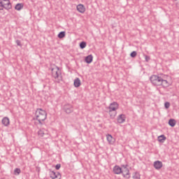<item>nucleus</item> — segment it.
Returning a JSON list of instances; mask_svg holds the SVG:
<instances>
[{
    "label": "nucleus",
    "instance_id": "f03ea898",
    "mask_svg": "<svg viewBox=\"0 0 179 179\" xmlns=\"http://www.w3.org/2000/svg\"><path fill=\"white\" fill-rule=\"evenodd\" d=\"M35 116L36 120L38 121L39 124H43V122L47 120V112L41 108H38L36 111Z\"/></svg>",
    "mask_w": 179,
    "mask_h": 179
},
{
    "label": "nucleus",
    "instance_id": "dca6fc26",
    "mask_svg": "<svg viewBox=\"0 0 179 179\" xmlns=\"http://www.w3.org/2000/svg\"><path fill=\"white\" fill-rule=\"evenodd\" d=\"M81 85L80 79L79 78H77L74 80V87H79Z\"/></svg>",
    "mask_w": 179,
    "mask_h": 179
},
{
    "label": "nucleus",
    "instance_id": "7ed1b4c3",
    "mask_svg": "<svg viewBox=\"0 0 179 179\" xmlns=\"http://www.w3.org/2000/svg\"><path fill=\"white\" fill-rule=\"evenodd\" d=\"M119 107L120 105L117 102H113L110 103L108 109L110 118H114L115 115H117V109L119 108Z\"/></svg>",
    "mask_w": 179,
    "mask_h": 179
},
{
    "label": "nucleus",
    "instance_id": "1a4fd4ad",
    "mask_svg": "<svg viewBox=\"0 0 179 179\" xmlns=\"http://www.w3.org/2000/svg\"><path fill=\"white\" fill-rule=\"evenodd\" d=\"M154 167L156 170H160L163 167V162L160 161H155L154 162Z\"/></svg>",
    "mask_w": 179,
    "mask_h": 179
},
{
    "label": "nucleus",
    "instance_id": "b1692460",
    "mask_svg": "<svg viewBox=\"0 0 179 179\" xmlns=\"http://www.w3.org/2000/svg\"><path fill=\"white\" fill-rule=\"evenodd\" d=\"M80 48H81V50L86 48V42H85V41L81 42L80 43Z\"/></svg>",
    "mask_w": 179,
    "mask_h": 179
},
{
    "label": "nucleus",
    "instance_id": "2eb2a0df",
    "mask_svg": "<svg viewBox=\"0 0 179 179\" xmlns=\"http://www.w3.org/2000/svg\"><path fill=\"white\" fill-rule=\"evenodd\" d=\"M85 61L87 64H92V62H93V55H90L87 56L85 57Z\"/></svg>",
    "mask_w": 179,
    "mask_h": 179
},
{
    "label": "nucleus",
    "instance_id": "0eeeda50",
    "mask_svg": "<svg viewBox=\"0 0 179 179\" xmlns=\"http://www.w3.org/2000/svg\"><path fill=\"white\" fill-rule=\"evenodd\" d=\"M106 139L109 143V145H114L115 143V138L113 137L111 134L106 135Z\"/></svg>",
    "mask_w": 179,
    "mask_h": 179
},
{
    "label": "nucleus",
    "instance_id": "423d86ee",
    "mask_svg": "<svg viewBox=\"0 0 179 179\" xmlns=\"http://www.w3.org/2000/svg\"><path fill=\"white\" fill-rule=\"evenodd\" d=\"M127 120V116L124 114H120L117 117V124H124Z\"/></svg>",
    "mask_w": 179,
    "mask_h": 179
},
{
    "label": "nucleus",
    "instance_id": "2f4dec72",
    "mask_svg": "<svg viewBox=\"0 0 179 179\" xmlns=\"http://www.w3.org/2000/svg\"><path fill=\"white\" fill-rule=\"evenodd\" d=\"M10 0H0V2H9Z\"/></svg>",
    "mask_w": 179,
    "mask_h": 179
},
{
    "label": "nucleus",
    "instance_id": "6e6552de",
    "mask_svg": "<svg viewBox=\"0 0 179 179\" xmlns=\"http://www.w3.org/2000/svg\"><path fill=\"white\" fill-rule=\"evenodd\" d=\"M50 177L52 179H61V173L59 172H55V171H52L50 173Z\"/></svg>",
    "mask_w": 179,
    "mask_h": 179
},
{
    "label": "nucleus",
    "instance_id": "5701e85b",
    "mask_svg": "<svg viewBox=\"0 0 179 179\" xmlns=\"http://www.w3.org/2000/svg\"><path fill=\"white\" fill-rule=\"evenodd\" d=\"M22 171H20V169L19 168H16L15 170H14V174L15 176H19V174H20Z\"/></svg>",
    "mask_w": 179,
    "mask_h": 179
},
{
    "label": "nucleus",
    "instance_id": "4468645a",
    "mask_svg": "<svg viewBox=\"0 0 179 179\" xmlns=\"http://www.w3.org/2000/svg\"><path fill=\"white\" fill-rule=\"evenodd\" d=\"M122 176L124 178H127V179H129L131 178V175L129 174V169H126L125 171H124L122 173Z\"/></svg>",
    "mask_w": 179,
    "mask_h": 179
},
{
    "label": "nucleus",
    "instance_id": "20e7f679",
    "mask_svg": "<svg viewBox=\"0 0 179 179\" xmlns=\"http://www.w3.org/2000/svg\"><path fill=\"white\" fill-rule=\"evenodd\" d=\"M50 71L52 72V78H54V79H58L57 83H59V78H61L62 75L59 67L54 66V67L50 68Z\"/></svg>",
    "mask_w": 179,
    "mask_h": 179
},
{
    "label": "nucleus",
    "instance_id": "c85d7f7f",
    "mask_svg": "<svg viewBox=\"0 0 179 179\" xmlns=\"http://www.w3.org/2000/svg\"><path fill=\"white\" fill-rule=\"evenodd\" d=\"M55 169H56V170H59V169H61V164H57L55 166Z\"/></svg>",
    "mask_w": 179,
    "mask_h": 179
},
{
    "label": "nucleus",
    "instance_id": "39448f33",
    "mask_svg": "<svg viewBox=\"0 0 179 179\" xmlns=\"http://www.w3.org/2000/svg\"><path fill=\"white\" fill-rule=\"evenodd\" d=\"M63 110L66 114H71V113H73V106L70 103H66L63 107Z\"/></svg>",
    "mask_w": 179,
    "mask_h": 179
},
{
    "label": "nucleus",
    "instance_id": "f3484780",
    "mask_svg": "<svg viewBox=\"0 0 179 179\" xmlns=\"http://www.w3.org/2000/svg\"><path fill=\"white\" fill-rule=\"evenodd\" d=\"M45 132H47V130H45V129H41L38 131V136H44V135H45Z\"/></svg>",
    "mask_w": 179,
    "mask_h": 179
},
{
    "label": "nucleus",
    "instance_id": "f257e3e1",
    "mask_svg": "<svg viewBox=\"0 0 179 179\" xmlns=\"http://www.w3.org/2000/svg\"><path fill=\"white\" fill-rule=\"evenodd\" d=\"M150 80L154 86H162V87L170 86V83L166 79V76L152 75L150 78Z\"/></svg>",
    "mask_w": 179,
    "mask_h": 179
},
{
    "label": "nucleus",
    "instance_id": "4be33fe9",
    "mask_svg": "<svg viewBox=\"0 0 179 179\" xmlns=\"http://www.w3.org/2000/svg\"><path fill=\"white\" fill-rule=\"evenodd\" d=\"M57 37L59 38H64V37H65V31L59 32V34L57 35Z\"/></svg>",
    "mask_w": 179,
    "mask_h": 179
},
{
    "label": "nucleus",
    "instance_id": "f8f14e48",
    "mask_svg": "<svg viewBox=\"0 0 179 179\" xmlns=\"http://www.w3.org/2000/svg\"><path fill=\"white\" fill-rule=\"evenodd\" d=\"M4 5V9L6 10H9V9H12V3H10V0L8 1H6V3H3Z\"/></svg>",
    "mask_w": 179,
    "mask_h": 179
},
{
    "label": "nucleus",
    "instance_id": "aec40b11",
    "mask_svg": "<svg viewBox=\"0 0 179 179\" xmlns=\"http://www.w3.org/2000/svg\"><path fill=\"white\" fill-rule=\"evenodd\" d=\"M169 125H170V127H171L172 128L176 127V120L170 119L169 121Z\"/></svg>",
    "mask_w": 179,
    "mask_h": 179
},
{
    "label": "nucleus",
    "instance_id": "9d476101",
    "mask_svg": "<svg viewBox=\"0 0 179 179\" xmlns=\"http://www.w3.org/2000/svg\"><path fill=\"white\" fill-rule=\"evenodd\" d=\"M113 173H114V174H122V169H121V167H120V166L115 165L113 167Z\"/></svg>",
    "mask_w": 179,
    "mask_h": 179
},
{
    "label": "nucleus",
    "instance_id": "cd10ccee",
    "mask_svg": "<svg viewBox=\"0 0 179 179\" xmlns=\"http://www.w3.org/2000/svg\"><path fill=\"white\" fill-rule=\"evenodd\" d=\"M164 107H165V108H170V103L169 102H166L164 103Z\"/></svg>",
    "mask_w": 179,
    "mask_h": 179
},
{
    "label": "nucleus",
    "instance_id": "a878e982",
    "mask_svg": "<svg viewBox=\"0 0 179 179\" xmlns=\"http://www.w3.org/2000/svg\"><path fill=\"white\" fill-rule=\"evenodd\" d=\"M3 9H5L3 2L0 1V10H3Z\"/></svg>",
    "mask_w": 179,
    "mask_h": 179
},
{
    "label": "nucleus",
    "instance_id": "bb28decb",
    "mask_svg": "<svg viewBox=\"0 0 179 179\" xmlns=\"http://www.w3.org/2000/svg\"><path fill=\"white\" fill-rule=\"evenodd\" d=\"M145 59L146 61V62H149V61H150V57L148 55H145Z\"/></svg>",
    "mask_w": 179,
    "mask_h": 179
},
{
    "label": "nucleus",
    "instance_id": "393cba45",
    "mask_svg": "<svg viewBox=\"0 0 179 179\" xmlns=\"http://www.w3.org/2000/svg\"><path fill=\"white\" fill-rule=\"evenodd\" d=\"M136 55H137L136 51H133L130 54V57L131 58H135V57H136Z\"/></svg>",
    "mask_w": 179,
    "mask_h": 179
},
{
    "label": "nucleus",
    "instance_id": "7c9ffc66",
    "mask_svg": "<svg viewBox=\"0 0 179 179\" xmlns=\"http://www.w3.org/2000/svg\"><path fill=\"white\" fill-rule=\"evenodd\" d=\"M122 167H124V169H125V170L128 169V164L126 165H122Z\"/></svg>",
    "mask_w": 179,
    "mask_h": 179
},
{
    "label": "nucleus",
    "instance_id": "412c9836",
    "mask_svg": "<svg viewBox=\"0 0 179 179\" xmlns=\"http://www.w3.org/2000/svg\"><path fill=\"white\" fill-rule=\"evenodd\" d=\"M15 9L16 10H20L22 9H23V4L18 3L15 5Z\"/></svg>",
    "mask_w": 179,
    "mask_h": 179
},
{
    "label": "nucleus",
    "instance_id": "9b49d317",
    "mask_svg": "<svg viewBox=\"0 0 179 179\" xmlns=\"http://www.w3.org/2000/svg\"><path fill=\"white\" fill-rule=\"evenodd\" d=\"M77 10H78L80 13H85V12H86V8L83 4H78L77 6Z\"/></svg>",
    "mask_w": 179,
    "mask_h": 179
},
{
    "label": "nucleus",
    "instance_id": "6ab92c4d",
    "mask_svg": "<svg viewBox=\"0 0 179 179\" xmlns=\"http://www.w3.org/2000/svg\"><path fill=\"white\" fill-rule=\"evenodd\" d=\"M133 179H141V173L139 172H134L132 176Z\"/></svg>",
    "mask_w": 179,
    "mask_h": 179
},
{
    "label": "nucleus",
    "instance_id": "c756f323",
    "mask_svg": "<svg viewBox=\"0 0 179 179\" xmlns=\"http://www.w3.org/2000/svg\"><path fill=\"white\" fill-rule=\"evenodd\" d=\"M17 45H19L20 47L22 46V42L19 40L16 41Z\"/></svg>",
    "mask_w": 179,
    "mask_h": 179
},
{
    "label": "nucleus",
    "instance_id": "ddd939ff",
    "mask_svg": "<svg viewBox=\"0 0 179 179\" xmlns=\"http://www.w3.org/2000/svg\"><path fill=\"white\" fill-rule=\"evenodd\" d=\"M1 123L3 124V125H4V127H8L10 124L9 117H3L1 120Z\"/></svg>",
    "mask_w": 179,
    "mask_h": 179
},
{
    "label": "nucleus",
    "instance_id": "a211bd4d",
    "mask_svg": "<svg viewBox=\"0 0 179 179\" xmlns=\"http://www.w3.org/2000/svg\"><path fill=\"white\" fill-rule=\"evenodd\" d=\"M166 138L164 135H161L158 136V141L160 142V143H164V141H166Z\"/></svg>",
    "mask_w": 179,
    "mask_h": 179
}]
</instances>
